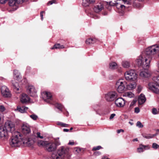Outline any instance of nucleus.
Wrapping results in <instances>:
<instances>
[{
    "label": "nucleus",
    "instance_id": "32",
    "mask_svg": "<svg viewBox=\"0 0 159 159\" xmlns=\"http://www.w3.org/2000/svg\"><path fill=\"white\" fill-rule=\"evenodd\" d=\"M48 142L42 140H39L38 141V144L39 146L44 147L46 146Z\"/></svg>",
    "mask_w": 159,
    "mask_h": 159
},
{
    "label": "nucleus",
    "instance_id": "38",
    "mask_svg": "<svg viewBox=\"0 0 159 159\" xmlns=\"http://www.w3.org/2000/svg\"><path fill=\"white\" fill-rule=\"evenodd\" d=\"M55 106L60 111H61L63 107L61 104L57 103L55 104Z\"/></svg>",
    "mask_w": 159,
    "mask_h": 159
},
{
    "label": "nucleus",
    "instance_id": "16",
    "mask_svg": "<svg viewBox=\"0 0 159 159\" xmlns=\"http://www.w3.org/2000/svg\"><path fill=\"white\" fill-rule=\"evenodd\" d=\"M105 2H102L98 3L94 7V11L98 13L101 11L104 8V4Z\"/></svg>",
    "mask_w": 159,
    "mask_h": 159
},
{
    "label": "nucleus",
    "instance_id": "56",
    "mask_svg": "<svg viewBox=\"0 0 159 159\" xmlns=\"http://www.w3.org/2000/svg\"><path fill=\"white\" fill-rule=\"evenodd\" d=\"M156 82L159 84V75L157 78V80Z\"/></svg>",
    "mask_w": 159,
    "mask_h": 159
},
{
    "label": "nucleus",
    "instance_id": "37",
    "mask_svg": "<svg viewBox=\"0 0 159 159\" xmlns=\"http://www.w3.org/2000/svg\"><path fill=\"white\" fill-rule=\"evenodd\" d=\"M143 89V86L141 85H139L137 86L136 91L138 93H140Z\"/></svg>",
    "mask_w": 159,
    "mask_h": 159
},
{
    "label": "nucleus",
    "instance_id": "4",
    "mask_svg": "<svg viewBox=\"0 0 159 159\" xmlns=\"http://www.w3.org/2000/svg\"><path fill=\"white\" fill-rule=\"evenodd\" d=\"M126 80L128 81H134L137 79V75L134 70H131L126 71L124 74Z\"/></svg>",
    "mask_w": 159,
    "mask_h": 159
},
{
    "label": "nucleus",
    "instance_id": "29",
    "mask_svg": "<svg viewBox=\"0 0 159 159\" xmlns=\"http://www.w3.org/2000/svg\"><path fill=\"white\" fill-rule=\"evenodd\" d=\"M14 77L15 79L16 80H19L20 78V73L18 71L16 70H15L14 71Z\"/></svg>",
    "mask_w": 159,
    "mask_h": 159
},
{
    "label": "nucleus",
    "instance_id": "9",
    "mask_svg": "<svg viewBox=\"0 0 159 159\" xmlns=\"http://www.w3.org/2000/svg\"><path fill=\"white\" fill-rule=\"evenodd\" d=\"M42 96L44 100L47 103H51L53 100L52 95L50 92H43L42 93Z\"/></svg>",
    "mask_w": 159,
    "mask_h": 159
},
{
    "label": "nucleus",
    "instance_id": "3",
    "mask_svg": "<svg viewBox=\"0 0 159 159\" xmlns=\"http://www.w3.org/2000/svg\"><path fill=\"white\" fill-rule=\"evenodd\" d=\"M158 51H159V46L157 45H154L147 48L143 54L148 59V57H151L152 59V56L156 54Z\"/></svg>",
    "mask_w": 159,
    "mask_h": 159
},
{
    "label": "nucleus",
    "instance_id": "54",
    "mask_svg": "<svg viewBox=\"0 0 159 159\" xmlns=\"http://www.w3.org/2000/svg\"><path fill=\"white\" fill-rule=\"evenodd\" d=\"M67 125V124H66L64 123H62V124H61V126L63 127H66Z\"/></svg>",
    "mask_w": 159,
    "mask_h": 159
},
{
    "label": "nucleus",
    "instance_id": "22",
    "mask_svg": "<svg viewBox=\"0 0 159 159\" xmlns=\"http://www.w3.org/2000/svg\"><path fill=\"white\" fill-rule=\"evenodd\" d=\"M146 98L145 95L141 93L138 98V103L139 104L142 105L146 101Z\"/></svg>",
    "mask_w": 159,
    "mask_h": 159
},
{
    "label": "nucleus",
    "instance_id": "51",
    "mask_svg": "<svg viewBox=\"0 0 159 159\" xmlns=\"http://www.w3.org/2000/svg\"><path fill=\"white\" fill-rule=\"evenodd\" d=\"M56 1L54 0H52L51 1H50L48 3V4H50V5H52L53 3H55Z\"/></svg>",
    "mask_w": 159,
    "mask_h": 159
},
{
    "label": "nucleus",
    "instance_id": "19",
    "mask_svg": "<svg viewBox=\"0 0 159 159\" xmlns=\"http://www.w3.org/2000/svg\"><path fill=\"white\" fill-rule=\"evenodd\" d=\"M7 135V131L4 126L0 127V138H5Z\"/></svg>",
    "mask_w": 159,
    "mask_h": 159
},
{
    "label": "nucleus",
    "instance_id": "10",
    "mask_svg": "<svg viewBox=\"0 0 159 159\" xmlns=\"http://www.w3.org/2000/svg\"><path fill=\"white\" fill-rule=\"evenodd\" d=\"M4 127L6 128L7 131H10L11 133L14 132L15 130V125L11 121H7L5 123Z\"/></svg>",
    "mask_w": 159,
    "mask_h": 159
},
{
    "label": "nucleus",
    "instance_id": "33",
    "mask_svg": "<svg viewBox=\"0 0 159 159\" xmlns=\"http://www.w3.org/2000/svg\"><path fill=\"white\" fill-rule=\"evenodd\" d=\"M123 66L125 68H128L130 67V63L129 62L127 61H124L122 62Z\"/></svg>",
    "mask_w": 159,
    "mask_h": 159
},
{
    "label": "nucleus",
    "instance_id": "46",
    "mask_svg": "<svg viewBox=\"0 0 159 159\" xmlns=\"http://www.w3.org/2000/svg\"><path fill=\"white\" fill-rule=\"evenodd\" d=\"M136 102V100H133L131 103L130 105V107H132L134 106Z\"/></svg>",
    "mask_w": 159,
    "mask_h": 159
},
{
    "label": "nucleus",
    "instance_id": "26",
    "mask_svg": "<svg viewBox=\"0 0 159 159\" xmlns=\"http://www.w3.org/2000/svg\"><path fill=\"white\" fill-rule=\"evenodd\" d=\"M116 3V0H112L109 2H107L108 6L107 7L108 9L110 10L111 9V7L115 6Z\"/></svg>",
    "mask_w": 159,
    "mask_h": 159
},
{
    "label": "nucleus",
    "instance_id": "30",
    "mask_svg": "<svg viewBox=\"0 0 159 159\" xmlns=\"http://www.w3.org/2000/svg\"><path fill=\"white\" fill-rule=\"evenodd\" d=\"M96 40L95 39L89 38L86 40L85 43L86 44L89 45L93 44L96 42Z\"/></svg>",
    "mask_w": 159,
    "mask_h": 159
},
{
    "label": "nucleus",
    "instance_id": "24",
    "mask_svg": "<svg viewBox=\"0 0 159 159\" xmlns=\"http://www.w3.org/2000/svg\"><path fill=\"white\" fill-rule=\"evenodd\" d=\"M136 85V83L134 82L127 85H126V88L129 90H132L135 89Z\"/></svg>",
    "mask_w": 159,
    "mask_h": 159
},
{
    "label": "nucleus",
    "instance_id": "62",
    "mask_svg": "<svg viewBox=\"0 0 159 159\" xmlns=\"http://www.w3.org/2000/svg\"><path fill=\"white\" fill-rule=\"evenodd\" d=\"M157 66H158V67L159 69V63H158V64L157 65Z\"/></svg>",
    "mask_w": 159,
    "mask_h": 159
},
{
    "label": "nucleus",
    "instance_id": "57",
    "mask_svg": "<svg viewBox=\"0 0 159 159\" xmlns=\"http://www.w3.org/2000/svg\"><path fill=\"white\" fill-rule=\"evenodd\" d=\"M69 131V130L68 129H63V131L65 132H67Z\"/></svg>",
    "mask_w": 159,
    "mask_h": 159
},
{
    "label": "nucleus",
    "instance_id": "39",
    "mask_svg": "<svg viewBox=\"0 0 159 159\" xmlns=\"http://www.w3.org/2000/svg\"><path fill=\"white\" fill-rule=\"evenodd\" d=\"M30 117L33 120H35L38 118V116L34 114H33L32 115H30Z\"/></svg>",
    "mask_w": 159,
    "mask_h": 159
},
{
    "label": "nucleus",
    "instance_id": "48",
    "mask_svg": "<svg viewBox=\"0 0 159 159\" xmlns=\"http://www.w3.org/2000/svg\"><path fill=\"white\" fill-rule=\"evenodd\" d=\"M8 0H0V3L2 4H4L6 3V2Z\"/></svg>",
    "mask_w": 159,
    "mask_h": 159
},
{
    "label": "nucleus",
    "instance_id": "49",
    "mask_svg": "<svg viewBox=\"0 0 159 159\" xmlns=\"http://www.w3.org/2000/svg\"><path fill=\"white\" fill-rule=\"evenodd\" d=\"M40 133L39 132H37V136L40 139H43V137L42 136H41L40 135Z\"/></svg>",
    "mask_w": 159,
    "mask_h": 159
},
{
    "label": "nucleus",
    "instance_id": "63",
    "mask_svg": "<svg viewBox=\"0 0 159 159\" xmlns=\"http://www.w3.org/2000/svg\"><path fill=\"white\" fill-rule=\"evenodd\" d=\"M72 129H73V128L71 127L70 128V130H72Z\"/></svg>",
    "mask_w": 159,
    "mask_h": 159
},
{
    "label": "nucleus",
    "instance_id": "45",
    "mask_svg": "<svg viewBox=\"0 0 159 159\" xmlns=\"http://www.w3.org/2000/svg\"><path fill=\"white\" fill-rule=\"evenodd\" d=\"M6 110L5 107L2 105L0 106V111L1 112H3Z\"/></svg>",
    "mask_w": 159,
    "mask_h": 159
},
{
    "label": "nucleus",
    "instance_id": "27",
    "mask_svg": "<svg viewBox=\"0 0 159 159\" xmlns=\"http://www.w3.org/2000/svg\"><path fill=\"white\" fill-rule=\"evenodd\" d=\"M143 137L146 139H150L153 138L156 135V134H142Z\"/></svg>",
    "mask_w": 159,
    "mask_h": 159
},
{
    "label": "nucleus",
    "instance_id": "8",
    "mask_svg": "<svg viewBox=\"0 0 159 159\" xmlns=\"http://www.w3.org/2000/svg\"><path fill=\"white\" fill-rule=\"evenodd\" d=\"M117 97V94L115 91H111L105 95L106 100L108 102L112 101Z\"/></svg>",
    "mask_w": 159,
    "mask_h": 159
},
{
    "label": "nucleus",
    "instance_id": "41",
    "mask_svg": "<svg viewBox=\"0 0 159 159\" xmlns=\"http://www.w3.org/2000/svg\"><path fill=\"white\" fill-rule=\"evenodd\" d=\"M59 139V138H57L55 139V144L56 145V146H59L60 145L61 143L58 140V139Z\"/></svg>",
    "mask_w": 159,
    "mask_h": 159
},
{
    "label": "nucleus",
    "instance_id": "36",
    "mask_svg": "<svg viewBox=\"0 0 159 159\" xmlns=\"http://www.w3.org/2000/svg\"><path fill=\"white\" fill-rule=\"evenodd\" d=\"M90 4L89 0H83L82 5L84 7L88 6Z\"/></svg>",
    "mask_w": 159,
    "mask_h": 159
},
{
    "label": "nucleus",
    "instance_id": "7",
    "mask_svg": "<svg viewBox=\"0 0 159 159\" xmlns=\"http://www.w3.org/2000/svg\"><path fill=\"white\" fill-rule=\"evenodd\" d=\"M1 89L2 95L4 98H10L11 97V92L6 86H2Z\"/></svg>",
    "mask_w": 159,
    "mask_h": 159
},
{
    "label": "nucleus",
    "instance_id": "15",
    "mask_svg": "<svg viewBox=\"0 0 159 159\" xmlns=\"http://www.w3.org/2000/svg\"><path fill=\"white\" fill-rule=\"evenodd\" d=\"M20 100L22 103H27L30 101V98L26 94L22 93L20 97Z\"/></svg>",
    "mask_w": 159,
    "mask_h": 159
},
{
    "label": "nucleus",
    "instance_id": "6",
    "mask_svg": "<svg viewBox=\"0 0 159 159\" xmlns=\"http://www.w3.org/2000/svg\"><path fill=\"white\" fill-rule=\"evenodd\" d=\"M65 149L63 147H61L57 152H54L52 154V159H62L63 155L65 153Z\"/></svg>",
    "mask_w": 159,
    "mask_h": 159
},
{
    "label": "nucleus",
    "instance_id": "13",
    "mask_svg": "<svg viewBox=\"0 0 159 159\" xmlns=\"http://www.w3.org/2000/svg\"><path fill=\"white\" fill-rule=\"evenodd\" d=\"M27 92L30 96L32 97H36L37 95V90L34 86L32 85L28 86L27 89Z\"/></svg>",
    "mask_w": 159,
    "mask_h": 159
},
{
    "label": "nucleus",
    "instance_id": "64",
    "mask_svg": "<svg viewBox=\"0 0 159 159\" xmlns=\"http://www.w3.org/2000/svg\"><path fill=\"white\" fill-rule=\"evenodd\" d=\"M1 120V117L0 116V121Z\"/></svg>",
    "mask_w": 159,
    "mask_h": 159
},
{
    "label": "nucleus",
    "instance_id": "60",
    "mask_svg": "<svg viewBox=\"0 0 159 159\" xmlns=\"http://www.w3.org/2000/svg\"><path fill=\"white\" fill-rule=\"evenodd\" d=\"M129 123H130L131 125H133V123H131L130 122H129Z\"/></svg>",
    "mask_w": 159,
    "mask_h": 159
},
{
    "label": "nucleus",
    "instance_id": "31",
    "mask_svg": "<svg viewBox=\"0 0 159 159\" xmlns=\"http://www.w3.org/2000/svg\"><path fill=\"white\" fill-rule=\"evenodd\" d=\"M123 96L128 97L129 98H134V95L132 92H128L125 93L123 95Z\"/></svg>",
    "mask_w": 159,
    "mask_h": 159
},
{
    "label": "nucleus",
    "instance_id": "50",
    "mask_svg": "<svg viewBox=\"0 0 159 159\" xmlns=\"http://www.w3.org/2000/svg\"><path fill=\"white\" fill-rule=\"evenodd\" d=\"M44 12V11H41V12H40V16H41V20H43V14Z\"/></svg>",
    "mask_w": 159,
    "mask_h": 159
},
{
    "label": "nucleus",
    "instance_id": "44",
    "mask_svg": "<svg viewBox=\"0 0 159 159\" xmlns=\"http://www.w3.org/2000/svg\"><path fill=\"white\" fill-rule=\"evenodd\" d=\"M152 113L154 115L157 114L158 111L155 108H153L152 109Z\"/></svg>",
    "mask_w": 159,
    "mask_h": 159
},
{
    "label": "nucleus",
    "instance_id": "28",
    "mask_svg": "<svg viewBox=\"0 0 159 159\" xmlns=\"http://www.w3.org/2000/svg\"><path fill=\"white\" fill-rule=\"evenodd\" d=\"M115 6L119 10L123 11L125 9V6L120 3L116 2Z\"/></svg>",
    "mask_w": 159,
    "mask_h": 159
},
{
    "label": "nucleus",
    "instance_id": "12",
    "mask_svg": "<svg viewBox=\"0 0 159 159\" xmlns=\"http://www.w3.org/2000/svg\"><path fill=\"white\" fill-rule=\"evenodd\" d=\"M149 89L154 93L157 94H159V84L155 83H150L148 84Z\"/></svg>",
    "mask_w": 159,
    "mask_h": 159
},
{
    "label": "nucleus",
    "instance_id": "42",
    "mask_svg": "<svg viewBox=\"0 0 159 159\" xmlns=\"http://www.w3.org/2000/svg\"><path fill=\"white\" fill-rule=\"evenodd\" d=\"M136 126L139 128H142L143 127V125L139 121H138L136 123Z\"/></svg>",
    "mask_w": 159,
    "mask_h": 159
},
{
    "label": "nucleus",
    "instance_id": "52",
    "mask_svg": "<svg viewBox=\"0 0 159 159\" xmlns=\"http://www.w3.org/2000/svg\"><path fill=\"white\" fill-rule=\"evenodd\" d=\"M124 130L122 129H118L117 130V132L118 134H119L121 132H124Z\"/></svg>",
    "mask_w": 159,
    "mask_h": 159
},
{
    "label": "nucleus",
    "instance_id": "18",
    "mask_svg": "<svg viewBox=\"0 0 159 159\" xmlns=\"http://www.w3.org/2000/svg\"><path fill=\"white\" fill-rule=\"evenodd\" d=\"M46 148L48 152H52L56 148V145L55 143L53 142H51L50 143H47Z\"/></svg>",
    "mask_w": 159,
    "mask_h": 159
},
{
    "label": "nucleus",
    "instance_id": "55",
    "mask_svg": "<svg viewBox=\"0 0 159 159\" xmlns=\"http://www.w3.org/2000/svg\"><path fill=\"white\" fill-rule=\"evenodd\" d=\"M74 142L73 141H70L68 144L71 145H74Z\"/></svg>",
    "mask_w": 159,
    "mask_h": 159
},
{
    "label": "nucleus",
    "instance_id": "17",
    "mask_svg": "<svg viewBox=\"0 0 159 159\" xmlns=\"http://www.w3.org/2000/svg\"><path fill=\"white\" fill-rule=\"evenodd\" d=\"M22 132L25 134H27L30 132L31 130L29 125L27 123H24L22 126Z\"/></svg>",
    "mask_w": 159,
    "mask_h": 159
},
{
    "label": "nucleus",
    "instance_id": "61",
    "mask_svg": "<svg viewBox=\"0 0 159 159\" xmlns=\"http://www.w3.org/2000/svg\"><path fill=\"white\" fill-rule=\"evenodd\" d=\"M98 153H99V152H95V154L97 155V153H98V154H99Z\"/></svg>",
    "mask_w": 159,
    "mask_h": 159
},
{
    "label": "nucleus",
    "instance_id": "53",
    "mask_svg": "<svg viewBox=\"0 0 159 159\" xmlns=\"http://www.w3.org/2000/svg\"><path fill=\"white\" fill-rule=\"evenodd\" d=\"M115 115H116L115 114L113 113V114H111L110 116V119L111 120V119H112L115 116Z\"/></svg>",
    "mask_w": 159,
    "mask_h": 159
},
{
    "label": "nucleus",
    "instance_id": "47",
    "mask_svg": "<svg viewBox=\"0 0 159 159\" xmlns=\"http://www.w3.org/2000/svg\"><path fill=\"white\" fill-rule=\"evenodd\" d=\"M140 111V109L138 107H135L134 110V112L135 113H138Z\"/></svg>",
    "mask_w": 159,
    "mask_h": 159
},
{
    "label": "nucleus",
    "instance_id": "5",
    "mask_svg": "<svg viewBox=\"0 0 159 159\" xmlns=\"http://www.w3.org/2000/svg\"><path fill=\"white\" fill-rule=\"evenodd\" d=\"M126 84V82L123 79L118 80L116 84V87L118 92L120 93H122L125 91Z\"/></svg>",
    "mask_w": 159,
    "mask_h": 159
},
{
    "label": "nucleus",
    "instance_id": "20",
    "mask_svg": "<svg viewBox=\"0 0 159 159\" xmlns=\"http://www.w3.org/2000/svg\"><path fill=\"white\" fill-rule=\"evenodd\" d=\"M139 75L143 79L148 78L150 77L151 73L149 70H145L141 71Z\"/></svg>",
    "mask_w": 159,
    "mask_h": 159
},
{
    "label": "nucleus",
    "instance_id": "58",
    "mask_svg": "<svg viewBox=\"0 0 159 159\" xmlns=\"http://www.w3.org/2000/svg\"><path fill=\"white\" fill-rule=\"evenodd\" d=\"M61 124H62V122H59L57 123V125H60L61 126Z\"/></svg>",
    "mask_w": 159,
    "mask_h": 159
},
{
    "label": "nucleus",
    "instance_id": "40",
    "mask_svg": "<svg viewBox=\"0 0 159 159\" xmlns=\"http://www.w3.org/2000/svg\"><path fill=\"white\" fill-rule=\"evenodd\" d=\"M152 148L155 149H157L159 148V145L156 143H153L152 144Z\"/></svg>",
    "mask_w": 159,
    "mask_h": 159
},
{
    "label": "nucleus",
    "instance_id": "43",
    "mask_svg": "<svg viewBox=\"0 0 159 159\" xmlns=\"http://www.w3.org/2000/svg\"><path fill=\"white\" fill-rule=\"evenodd\" d=\"M101 148H102L100 146H98L93 147L92 149V150L93 151H96L97 150H99Z\"/></svg>",
    "mask_w": 159,
    "mask_h": 159
},
{
    "label": "nucleus",
    "instance_id": "59",
    "mask_svg": "<svg viewBox=\"0 0 159 159\" xmlns=\"http://www.w3.org/2000/svg\"><path fill=\"white\" fill-rule=\"evenodd\" d=\"M133 141H138V139H134Z\"/></svg>",
    "mask_w": 159,
    "mask_h": 159
},
{
    "label": "nucleus",
    "instance_id": "11",
    "mask_svg": "<svg viewBox=\"0 0 159 159\" xmlns=\"http://www.w3.org/2000/svg\"><path fill=\"white\" fill-rule=\"evenodd\" d=\"M24 0H9L8 4L11 7H13L15 10L16 9L19 4L22 3Z\"/></svg>",
    "mask_w": 159,
    "mask_h": 159
},
{
    "label": "nucleus",
    "instance_id": "14",
    "mask_svg": "<svg viewBox=\"0 0 159 159\" xmlns=\"http://www.w3.org/2000/svg\"><path fill=\"white\" fill-rule=\"evenodd\" d=\"M125 101L122 98H119L116 99L115 102L116 106L118 107H124L125 105Z\"/></svg>",
    "mask_w": 159,
    "mask_h": 159
},
{
    "label": "nucleus",
    "instance_id": "1",
    "mask_svg": "<svg viewBox=\"0 0 159 159\" xmlns=\"http://www.w3.org/2000/svg\"><path fill=\"white\" fill-rule=\"evenodd\" d=\"M16 133L17 134L12 137L11 140L10 142V144L12 147H18L22 144L25 146H30L34 143V140L27 138L22 139L20 134L18 133Z\"/></svg>",
    "mask_w": 159,
    "mask_h": 159
},
{
    "label": "nucleus",
    "instance_id": "34",
    "mask_svg": "<svg viewBox=\"0 0 159 159\" xmlns=\"http://www.w3.org/2000/svg\"><path fill=\"white\" fill-rule=\"evenodd\" d=\"M64 48V47L63 45H61L59 43H57L56 44H55L54 46V47L53 48H51L52 49H53L54 48H56V49H62Z\"/></svg>",
    "mask_w": 159,
    "mask_h": 159
},
{
    "label": "nucleus",
    "instance_id": "2",
    "mask_svg": "<svg viewBox=\"0 0 159 159\" xmlns=\"http://www.w3.org/2000/svg\"><path fill=\"white\" fill-rule=\"evenodd\" d=\"M151 60V57H148V59L145 55L142 54L137 59L136 62L139 66L143 67L144 69H147L149 66L150 62Z\"/></svg>",
    "mask_w": 159,
    "mask_h": 159
},
{
    "label": "nucleus",
    "instance_id": "35",
    "mask_svg": "<svg viewBox=\"0 0 159 159\" xmlns=\"http://www.w3.org/2000/svg\"><path fill=\"white\" fill-rule=\"evenodd\" d=\"M109 67L111 69H114L117 67V65L116 63L112 62L110 64Z\"/></svg>",
    "mask_w": 159,
    "mask_h": 159
},
{
    "label": "nucleus",
    "instance_id": "23",
    "mask_svg": "<svg viewBox=\"0 0 159 159\" xmlns=\"http://www.w3.org/2000/svg\"><path fill=\"white\" fill-rule=\"evenodd\" d=\"M150 148V147L148 145H140L139 147L137 148V151L139 152H141L143 151V149H148Z\"/></svg>",
    "mask_w": 159,
    "mask_h": 159
},
{
    "label": "nucleus",
    "instance_id": "21",
    "mask_svg": "<svg viewBox=\"0 0 159 159\" xmlns=\"http://www.w3.org/2000/svg\"><path fill=\"white\" fill-rule=\"evenodd\" d=\"M28 109V108L26 107L22 106L21 107L19 106H18L16 108L15 110V111L24 113L26 112Z\"/></svg>",
    "mask_w": 159,
    "mask_h": 159
},
{
    "label": "nucleus",
    "instance_id": "25",
    "mask_svg": "<svg viewBox=\"0 0 159 159\" xmlns=\"http://www.w3.org/2000/svg\"><path fill=\"white\" fill-rule=\"evenodd\" d=\"M12 85L15 90L18 91L19 90V85L17 80H13L11 81Z\"/></svg>",
    "mask_w": 159,
    "mask_h": 159
}]
</instances>
